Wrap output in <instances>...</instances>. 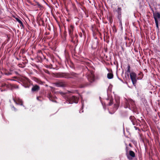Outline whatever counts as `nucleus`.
I'll return each mask as SVG.
<instances>
[{
	"label": "nucleus",
	"mask_w": 160,
	"mask_h": 160,
	"mask_svg": "<svg viewBox=\"0 0 160 160\" xmlns=\"http://www.w3.org/2000/svg\"><path fill=\"white\" fill-rule=\"evenodd\" d=\"M88 79L91 82L93 81L94 80V77L93 75H92L91 76H90V78H88Z\"/></svg>",
	"instance_id": "6"
},
{
	"label": "nucleus",
	"mask_w": 160,
	"mask_h": 160,
	"mask_svg": "<svg viewBox=\"0 0 160 160\" xmlns=\"http://www.w3.org/2000/svg\"><path fill=\"white\" fill-rule=\"evenodd\" d=\"M39 88V87L38 86L36 85L32 88V90L33 91H36L38 90Z\"/></svg>",
	"instance_id": "4"
},
{
	"label": "nucleus",
	"mask_w": 160,
	"mask_h": 160,
	"mask_svg": "<svg viewBox=\"0 0 160 160\" xmlns=\"http://www.w3.org/2000/svg\"><path fill=\"white\" fill-rule=\"evenodd\" d=\"M130 155L132 157H134L135 156V153L132 151H130L129 152Z\"/></svg>",
	"instance_id": "7"
},
{
	"label": "nucleus",
	"mask_w": 160,
	"mask_h": 160,
	"mask_svg": "<svg viewBox=\"0 0 160 160\" xmlns=\"http://www.w3.org/2000/svg\"><path fill=\"white\" fill-rule=\"evenodd\" d=\"M130 77L133 84L135 86L137 81L136 74L134 72H132L130 74Z\"/></svg>",
	"instance_id": "1"
},
{
	"label": "nucleus",
	"mask_w": 160,
	"mask_h": 160,
	"mask_svg": "<svg viewBox=\"0 0 160 160\" xmlns=\"http://www.w3.org/2000/svg\"><path fill=\"white\" fill-rule=\"evenodd\" d=\"M153 15L155 21H158V19L160 18V14L159 13H154Z\"/></svg>",
	"instance_id": "3"
},
{
	"label": "nucleus",
	"mask_w": 160,
	"mask_h": 160,
	"mask_svg": "<svg viewBox=\"0 0 160 160\" xmlns=\"http://www.w3.org/2000/svg\"><path fill=\"white\" fill-rule=\"evenodd\" d=\"M71 100H72V102H70V103H72V102L77 103L78 102V99L77 97H76L73 96H72L71 98Z\"/></svg>",
	"instance_id": "2"
},
{
	"label": "nucleus",
	"mask_w": 160,
	"mask_h": 160,
	"mask_svg": "<svg viewBox=\"0 0 160 160\" xmlns=\"http://www.w3.org/2000/svg\"><path fill=\"white\" fill-rule=\"evenodd\" d=\"M113 74L111 73H108L107 75V77L108 79H111L113 78Z\"/></svg>",
	"instance_id": "5"
},
{
	"label": "nucleus",
	"mask_w": 160,
	"mask_h": 160,
	"mask_svg": "<svg viewBox=\"0 0 160 160\" xmlns=\"http://www.w3.org/2000/svg\"><path fill=\"white\" fill-rule=\"evenodd\" d=\"M128 69L127 70V72H130V66H128Z\"/></svg>",
	"instance_id": "10"
},
{
	"label": "nucleus",
	"mask_w": 160,
	"mask_h": 160,
	"mask_svg": "<svg viewBox=\"0 0 160 160\" xmlns=\"http://www.w3.org/2000/svg\"><path fill=\"white\" fill-rule=\"evenodd\" d=\"M16 19L17 20V21H18L20 23L22 24V22L19 19H18V18H16Z\"/></svg>",
	"instance_id": "9"
},
{
	"label": "nucleus",
	"mask_w": 160,
	"mask_h": 160,
	"mask_svg": "<svg viewBox=\"0 0 160 160\" xmlns=\"http://www.w3.org/2000/svg\"><path fill=\"white\" fill-rule=\"evenodd\" d=\"M20 102H21V104L20 103V104L21 105H22V101L21 100H20Z\"/></svg>",
	"instance_id": "11"
},
{
	"label": "nucleus",
	"mask_w": 160,
	"mask_h": 160,
	"mask_svg": "<svg viewBox=\"0 0 160 160\" xmlns=\"http://www.w3.org/2000/svg\"><path fill=\"white\" fill-rule=\"evenodd\" d=\"M155 21L156 27L158 28V21L156 20V21Z\"/></svg>",
	"instance_id": "8"
}]
</instances>
